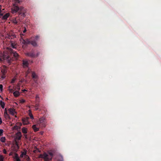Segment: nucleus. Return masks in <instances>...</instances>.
<instances>
[{
    "label": "nucleus",
    "mask_w": 161,
    "mask_h": 161,
    "mask_svg": "<svg viewBox=\"0 0 161 161\" xmlns=\"http://www.w3.org/2000/svg\"><path fill=\"white\" fill-rule=\"evenodd\" d=\"M36 99H39V97L38 95H37L36 96Z\"/></svg>",
    "instance_id": "e433bc0d"
},
{
    "label": "nucleus",
    "mask_w": 161,
    "mask_h": 161,
    "mask_svg": "<svg viewBox=\"0 0 161 161\" xmlns=\"http://www.w3.org/2000/svg\"><path fill=\"white\" fill-rule=\"evenodd\" d=\"M19 91H16L14 92L13 94L15 97H17L20 95Z\"/></svg>",
    "instance_id": "2eb2a0df"
},
{
    "label": "nucleus",
    "mask_w": 161,
    "mask_h": 161,
    "mask_svg": "<svg viewBox=\"0 0 161 161\" xmlns=\"http://www.w3.org/2000/svg\"><path fill=\"white\" fill-rule=\"evenodd\" d=\"M3 86L2 85L0 84V89L1 91L3 90Z\"/></svg>",
    "instance_id": "f704fd0d"
},
{
    "label": "nucleus",
    "mask_w": 161,
    "mask_h": 161,
    "mask_svg": "<svg viewBox=\"0 0 161 161\" xmlns=\"http://www.w3.org/2000/svg\"><path fill=\"white\" fill-rule=\"evenodd\" d=\"M39 104L38 103H36L35 106H34L35 110H38L39 111L41 110V109L40 108H39Z\"/></svg>",
    "instance_id": "aec40b11"
},
{
    "label": "nucleus",
    "mask_w": 161,
    "mask_h": 161,
    "mask_svg": "<svg viewBox=\"0 0 161 161\" xmlns=\"http://www.w3.org/2000/svg\"><path fill=\"white\" fill-rule=\"evenodd\" d=\"M2 120L1 118L0 117V125H1L2 123Z\"/></svg>",
    "instance_id": "ea45409f"
},
{
    "label": "nucleus",
    "mask_w": 161,
    "mask_h": 161,
    "mask_svg": "<svg viewBox=\"0 0 161 161\" xmlns=\"http://www.w3.org/2000/svg\"><path fill=\"white\" fill-rule=\"evenodd\" d=\"M30 44L34 47H36L37 46V43L35 40L31 41Z\"/></svg>",
    "instance_id": "a211bd4d"
},
{
    "label": "nucleus",
    "mask_w": 161,
    "mask_h": 161,
    "mask_svg": "<svg viewBox=\"0 0 161 161\" xmlns=\"http://www.w3.org/2000/svg\"><path fill=\"white\" fill-rule=\"evenodd\" d=\"M29 63L26 60H23V65L24 67H27L28 66Z\"/></svg>",
    "instance_id": "ddd939ff"
},
{
    "label": "nucleus",
    "mask_w": 161,
    "mask_h": 161,
    "mask_svg": "<svg viewBox=\"0 0 161 161\" xmlns=\"http://www.w3.org/2000/svg\"><path fill=\"white\" fill-rule=\"evenodd\" d=\"M31 76L34 79V80L35 83L37 82V80L38 79V75L35 73L34 71L31 72Z\"/></svg>",
    "instance_id": "6e6552de"
},
{
    "label": "nucleus",
    "mask_w": 161,
    "mask_h": 161,
    "mask_svg": "<svg viewBox=\"0 0 161 161\" xmlns=\"http://www.w3.org/2000/svg\"><path fill=\"white\" fill-rule=\"evenodd\" d=\"M27 128L25 127H23L22 129V132L24 134H26L27 133Z\"/></svg>",
    "instance_id": "5701e85b"
},
{
    "label": "nucleus",
    "mask_w": 161,
    "mask_h": 161,
    "mask_svg": "<svg viewBox=\"0 0 161 161\" xmlns=\"http://www.w3.org/2000/svg\"><path fill=\"white\" fill-rule=\"evenodd\" d=\"M7 111L6 108H5V111Z\"/></svg>",
    "instance_id": "49530a36"
},
{
    "label": "nucleus",
    "mask_w": 161,
    "mask_h": 161,
    "mask_svg": "<svg viewBox=\"0 0 161 161\" xmlns=\"http://www.w3.org/2000/svg\"><path fill=\"white\" fill-rule=\"evenodd\" d=\"M9 15L10 14L9 13H6L3 17L2 19L6 20V19H7V18L9 17Z\"/></svg>",
    "instance_id": "dca6fc26"
},
{
    "label": "nucleus",
    "mask_w": 161,
    "mask_h": 161,
    "mask_svg": "<svg viewBox=\"0 0 161 161\" xmlns=\"http://www.w3.org/2000/svg\"><path fill=\"white\" fill-rule=\"evenodd\" d=\"M27 151L26 150H24V152H22L21 154L20 155V157L22 158L23 157L24 155H25V156L26 155Z\"/></svg>",
    "instance_id": "412c9836"
},
{
    "label": "nucleus",
    "mask_w": 161,
    "mask_h": 161,
    "mask_svg": "<svg viewBox=\"0 0 161 161\" xmlns=\"http://www.w3.org/2000/svg\"><path fill=\"white\" fill-rule=\"evenodd\" d=\"M8 111H9L10 114L13 116H14L15 114L16 113L15 111V109L14 108H9Z\"/></svg>",
    "instance_id": "9d476101"
},
{
    "label": "nucleus",
    "mask_w": 161,
    "mask_h": 161,
    "mask_svg": "<svg viewBox=\"0 0 161 161\" xmlns=\"http://www.w3.org/2000/svg\"><path fill=\"white\" fill-rule=\"evenodd\" d=\"M13 158L14 159V161H21L18 154L17 153H14V156L13 157Z\"/></svg>",
    "instance_id": "9b49d317"
},
{
    "label": "nucleus",
    "mask_w": 161,
    "mask_h": 161,
    "mask_svg": "<svg viewBox=\"0 0 161 161\" xmlns=\"http://www.w3.org/2000/svg\"><path fill=\"white\" fill-rule=\"evenodd\" d=\"M3 153L5 154H7V151H6V150L5 149H4L3 150Z\"/></svg>",
    "instance_id": "c9c22d12"
},
{
    "label": "nucleus",
    "mask_w": 161,
    "mask_h": 161,
    "mask_svg": "<svg viewBox=\"0 0 161 161\" xmlns=\"http://www.w3.org/2000/svg\"><path fill=\"white\" fill-rule=\"evenodd\" d=\"M36 101L37 102H39L40 101L39 99H36Z\"/></svg>",
    "instance_id": "37998d69"
},
{
    "label": "nucleus",
    "mask_w": 161,
    "mask_h": 161,
    "mask_svg": "<svg viewBox=\"0 0 161 161\" xmlns=\"http://www.w3.org/2000/svg\"><path fill=\"white\" fill-rule=\"evenodd\" d=\"M23 121H24V119H23Z\"/></svg>",
    "instance_id": "603ef678"
},
{
    "label": "nucleus",
    "mask_w": 161,
    "mask_h": 161,
    "mask_svg": "<svg viewBox=\"0 0 161 161\" xmlns=\"http://www.w3.org/2000/svg\"><path fill=\"white\" fill-rule=\"evenodd\" d=\"M40 53V52H38L36 54L34 50H32L30 52L25 53V55L26 56L30 57L31 58H36L38 57Z\"/></svg>",
    "instance_id": "20e7f679"
},
{
    "label": "nucleus",
    "mask_w": 161,
    "mask_h": 161,
    "mask_svg": "<svg viewBox=\"0 0 161 161\" xmlns=\"http://www.w3.org/2000/svg\"><path fill=\"white\" fill-rule=\"evenodd\" d=\"M1 11H0V14H1Z\"/></svg>",
    "instance_id": "8fccbe9b"
},
{
    "label": "nucleus",
    "mask_w": 161,
    "mask_h": 161,
    "mask_svg": "<svg viewBox=\"0 0 161 161\" xmlns=\"http://www.w3.org/2000/svg\"><path fill=\"white\" fill-rule=\"evenodd\" d=\"M16 138L18 140H19L21 139V133L20 132H18L16 134Z\"/></svg>",
    "instance_id": "f8f14e48"
},
{
    "label": "nucleus",
    "mask_w": 161,
    "mask_h": 161,
    "mask_svg": "<svg viewBox=\"0 0 161 161\" xmlns=\"http://www.w3.org/2000/svg\"><path fill=\"white\" fill-rule=\"evenodd\" d=\"M40 134H41V135H42L43 133V131H41L40 132Z\"/></svg>",
    "instance_id": "c03bdc74"
},
{
    "label": "nucleus",
    "mask_w": 161,
    "mask_h": 161,
    "mask_svg": "<svg viewBox=\"0 0 161 161\" xmlns=\"http://www.w3.org/2000/svg\"><path fill=\"white\" fill-rule=\"evenodd\" d=\"M16 145L18 146V144L17 143H16Z\"/></svg>",
    "instance_id": "de8ad7c7"
},
{
    "label": "nucleus",
    "mask_w": 161,
    "mask_h": 161,
    "mask_svg": "<svg viewBox=\"0 0 161 161\" xmlns=\"http://www.w3.org/2000/svg\"><path fill=\"white\" fill-rule=\"evenodd\" d=\"M29 111H30V112H29V114L30 116L31 119H34L33 115L31 113V112L30 111V110H29Z\"/></svg>",
    "instance_id": "cd10ccee"
},
{
    "label": "nucleus",
    "mask_w": 161,
    "mask_h": 161,
    "mask_svg": "<svg viewBox=\"0 0 161 161\" xmlns=\"http://www.w3.org/2000/svg\"><path fill=\"white\" fill-rule=\"evenodd\" d=\"M19 20L18 19V18L17 17H16L14 19H13L12 20V22L16 25L18 24V20Z\"/></svg>",
    "instance_id": "4468645a"
},
{
    "label": "nucleus",
    "mask_w": 161,
    "mask_h": 161,
    "mask_svg": "<svg viewBox=\"0 0 161 161\" xmlns=\"http://www.w3.org/2000/svg\"><path fill=\"white\" fill-rule=\"evenodd\" d=\"M0 105L1 107L3 108H4L5 103H4V102L1 101L0 102Z\"/></svg>",
    "instance_id": "393cba45"
},
{
    "label": "nucleus",
    "mask_w": 161,
    "mask_h": 161,
    "mask_svg": "<svg viewBox=\"0 0 161 161\" xmlns=\"http://www.w3.org/2000/svg\"><path fill=\"white\" fill-rule=\"evenodd\" d=\"M5 137L3 136L0 138V141L2 142H4L5 141Z\"/></svg>",
    "instance_id": "bb28decb"
},
{
    "label": "nucleus",
    "mask_w": 161,
    "mask_h": 161,
    "mask_svg": "<svg viewBox=\"0 0 161 161\" xmlns=\"http://www.w3.org/2000/svg\"><path fill=\"white\" fill-rule=\"evenodd\" d=\"M15 117L16 118V117H17V116H16H16H15Z\"/></svg>",
    "instance_id": "3c124183"
},
{
    "label": "nucleus",
    "mask_w": 161,
    "mask_h": 161,
    "mask_svg": "<svg viewBox=\"0 0 161 161\" xmlns=\"http://www.w3.org/2000/svg\"><path fill=\"white\" fill-rule=\"evenodd\" d=\"M3 129H0V136L3 135Z\"/></svg>",
    "instance_id": "c756f323"
},
{
    "label": "nucleus",
    "mask_w": 161,
    "mask_h": 161,
    "mask_svg": "<svg viewBox=\"0 0 161 161\" xmlns=\"http://www.w3.org/2000/svg\"><path fill=\"white\" fill-rule=\"evenodd\" d=\"M20 85L19 83H18L17 85L15 87V89L17 90L18 91H19L20 89Z\"/></svg>",
    "instance_id": "b1692460"
},
{
    "label": "nucleus",
    "mask_w": 161,
    "mask_h": 161,
    "mask_svg": "<svg viewBox=\"0 0 161 161\" xmlns=\"http://www.w3.org/2000/svg\"><path fill=\"white\" fill-rule=\"evenodd\" d=\"M53 157V154L52 153H49L47 154L45 153L43 154H41L39 156V158H42L45 161H51Z\"/></svg>",
    "instance_id": "7ed1b4c3"
},
{
    "label": "nucleus",
    "mask_w": 161,
    "mask_h": 161,
    "mask_svg": "<svg viewBox=\"0 0 161 161\" xmlns=\"http://www.w3.org/2000/svg\"><path fill=\"white\" fill-rule=\"evenodd\" d=\"M14 3L13 4V6L11 8V13L13 14H16L18 11H22L24 9V7L20 6L19 7L18 4L22 2V0H14Z\"/></svg>",
    "instance_id": "f03ea898"
},
{
    "label": "nucleus",
    "mask_w": 161,
    "mask_h": 161,
    "mask_svg": "<svg viewBox=\"0 0 161 161\" xmlns=\"http://www.w3.org/2000/svg\"><path fill=\"white\" fill-rule=\"evenodd\" d=\"M25 158L27 161L30 160V158L28 156L26 155V156H25Z\"/></svg>",
    "instance_id": "72a5a7b5"
},
{
    "label": "nucleus",
    "mask_w": 161,
    "mask_h": 161,
    "mask_svg": "<svg viewBox=\"0 0 161 161\" xmlns=\"http://www.w3.org/2000/svg\"><path fill=\"white\" fill-rule=\"evenodd\" d=\"M22 91L23 92H27V90H26V89H23V90H22Z\"/></svg>",
    "instance_id": "a19ab883"
},
{
    "label": "nucleus",
    "mask_w": 161,
    "mask_h": 161,
    "mask_svg": "<svg viewBox=\"0 0 161 161\" xmlns=\"http://www.w3.org/2000/svg\"><path fill=\"white\" fill-rule=\"evenodd\" d=\"M1 6L0 5V11H1Z\"/></svg>",
    "instance_id": "a18cd8bd"
},
{
    "label": "nucleus",
    "mask_w": 161,
    "mask_h": 161,
    "mask_svg": "<svg viewBox=\"0 0 161 161\" xmlns=\"http://www.w3.org/2000/svg\"><path fill=\"white\" fill-rule=\"evenodd\" d=\"M39 126L41 127H45L46 126L45 119L44 118H42L39 119Z\"/></svg>",
    "instance_id": "423d86ee"
},
{
    "label": "nucleus",
    "mask_w": 161,
    "mask_h": 161,
    "mask_svg": "<svg viewBox=\"0 0 161 161\" xmlns=\"http://www.w3.org/2000/svg\"><path fill=\"white\" fill-rule=\"evenodd\" d=\"M10 42L11 43V47L13 48H16V45L15 43V42H14L13 41H11Z\"/></svg>",
    "instance_id": "f3484780"
},
{
    "label": "nucleus",
    "mask_w": 161,
    "mask_h": 161,
    "mask_svg": "<svg viewBox=\"0 0 161 161\" xmlns=\"http://www.w3.org/2000/svg\"><path fill=\"white\" fill-rule=\"evenodd\" d=\"M39 37L38 36H37L35 37V39L36 40H38V39H39Z\"/></svg>",
    "instance_id": "4c0bfd02"
},
{
    "label": "nucleus",
    "mask_w": 161,
    "mask_h": 161,
    "mask_svg": "<svg viewBox=\"0 0 161 161\" xmlns=\"http://www.w3.org/2000/svg\"><path fill=\"white\" fill-rule=\"evenodd\" d=\"M7 67L5 65H3L1 68V77L2 79H5L6 77V73L7 72Z\"/></svg>",
    "instance_id": "39448f33"
},
{
    "label": "nucleus",
    "mask_w": 161,
    "mask_h": 161,
    "mask_svg": "<svg viewBox=\"0 0 161 161\" xmlns=\"http://www.w3.org/2000/svg\"><path fill=\"white\" fill-rule=\"evenodd\" d=\"M4 116L6 118H9V115L8 114V113H7V111H4Z\"/></svg>",
    "instance_id": "a878e982"
},
{
    "label": "nucleus",
    "mask_w": 161,
    "mask_h": 161,
    "mask_svg": "<svg viewBox=\"0 0 161 161\" xmlns=\"http://www.w3.org/2000/svg\"><path fill=\"white\" fill-rule=\"evenodd\" d=\"M16 35L13 33H10L8 34L7 36V37L9 39H12L15 38H16Z\"/></svg>",
    "instance_id": "1a4fd4ad"
},
{
    "label": "nucleus",
    "mask_w": 161,
    "mask_h": 161,
    "mask_svg": "<svg viewBox=\"0 0 161 161\" xmlns=\"http://www.w3.org/2000/svg\"><path fill=\"white\" fill-rule=\"evenodd\" d=\"M3 157L2 155H0V161H3Z\"/></svg>",
    "instance_id": "473e14b6"
},
{
    "label": "nucleus",
    "mask_w": 161,
    "mask_h": 161,
    "mask_svg": "<svg viewBox=\"0 0 161 161\" xmlns=\"http://www.w3.org/2000/svg\"><path fill=\"white\" fill-rule=\"evenodd\" d=\"M16 80V79L15 78H13L12 80H11V83L13 84V83H14L15 80Z\"/></svg>",
    "instance_id": "2f4dec72"
},
{
    "label": "nucleus",
    "mask_w": 161,
    "mask_h": 161,
    "mask_svg": "<svg viewBox=\"0 0 161 161\" xmlns=\"http://www.w3.org/2000/svg\"><path fill=\"white\" fill-rule=\"evenodd\" d=\"M13 154V152H11L10 153H9V156H12Z\"/></svg>",
    "instance_id": "58836bf2"
},
{
    "label": "nucleus",
    "mask_w": 161,
    "mask_h": 161,
    "mask_svg": "<svg viewBox=\"0 0 161 161\" xmlns=\"http://www.w3.org/2000/svg\"><path fill=\"white\" fill-rule=\"evenodd\" d=\"M8 49L9 50L10 53V55H4L3 58L4 59L6 60L7 62L9 64L11 63L12 61L14 60L13 58H11L10 56L13 55V56L14 57V59H17L19 58V55L16 52L14 51L11 48H8Z\"/></svg>",
    "instance_id": "f257e3e1"
},
{
    "label": "nucleus",
    "mask_w": 161,
    "mask_h": 161,
    "mask_svg": "<svg viewBox=\"0 0 161 161\" xmlns=\"http://www.w3.org/2000/svg\"><path fill=\"white\" fill-rule=\"evenodd\" d=\"M20 41L22 43V44L26 46L30 44L31 41H30L28 39L24 40L21 37L20 39Z\"/></svg>",
    "instance_id": "0eeeda50"
},
{
    "label": "nucleus",
    "mask_w": 161,
    "mask_h": 161,
    "mask_svg": "<svg viewBox=\"0 0 161 161\" xmlns=\"http://www.w3.org/2000/svg\"><path fill=\"white\" fill-rule=\"evenodd\" d=\"M14 129L15 130H18L20 128V127L19 126H18L17 125H15V126H14Z\"/></svg>",
    "instance_id": "c85d7f7f"
},
{
    "label": "nucleus",
    "mask_w": 161,
    "mask_h": 161,
    "mask_svg": "<svg viewBox=\"0 0 161 161\" xmlns=\"http://www.w3.org/2000/svg\"><path fill=\"white\" fill-rule=\"evenodd\" d=\"M26 29H25V28L24 30L23 31V33H25L26 32Z\"/></svg>",
    "instance_id": "79ce46f5"
},
{
    "label": "nucleus",
    "mask_w": 161,
    "mask_h": 161,
    "mask_svg": "<svg viewBox=\"0 0 161 161\" xmlns=\"http://www.w3.org/2000/svg\"><path fill=\"white\" fill-rule=\"evenodd\" d=\"M20 102L21 103H24L25 102V100L24 99H21L19 100Z\"/></svg>",
    "instance_id": "7c9ffc66"
},
{
    "label": "nucleus",
    "mask_w": 161,
    "mask_h": 161,
    "mask_svg": "<svg viewBox=\"0 0 161 161\" xmlns=\"http://www.w3.org/2000/svg\"><path fill=\"white\" fill-rule=\"evenodd\" d=\"M32 128L34 130V131L36 132L38 131L39 130V128L36 127V125H34L32 126Z\"/></svg>",
    "instance_id": "4be33fe9"
},
{
    "label": "nucleus",
    "mask_w": 161,
    "mask_h": 161,
    "mask_svg": "<svg viewBox=\"0 0 161 161\" xmlns=\"http://www.w3.org/2000/svg\"><path fill=\"white\" fill-rule=\"evenodd\" d=\"M18 13H19V15H21V16H22L23 17H25V12H24V9L22 11H18Z\"/></svg>",
    "instance_id": "6ab92c4d"
},
{
    "label": "nucleus",
    "mask_w": 161,
    "mask_h": 161,
    "mask_svg": "<svg viewBox=\"0 0 161 161\" xmlns=\"http://www.w3.org/2000/svg\"><path fill=\"white\" fill-rule=\"evenodd\" d=\"M25 47V46L24 45L23 46V47L24 48Z\"/></svg>",
    "instance_id": "09e8293b"
}]
</instances>
